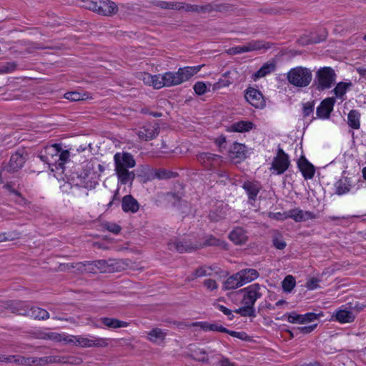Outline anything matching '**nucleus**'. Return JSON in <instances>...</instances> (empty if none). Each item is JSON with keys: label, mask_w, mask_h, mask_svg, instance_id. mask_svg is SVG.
I'll return each instance as SVG.
<instances>
[{"label": "nucleus", "mask_w": 366, "mask_h": 366, "mask_svg": "<svg viewBox=\"0 0 366 366\" xmlns=\"http://www.w3.org/2000/svg\"><path fill=\"white\" fill-rule=\"evenodd\" d=\"M69 157V152L62 150L60 145L57 144L45 147L39 154L40 159L49 165L51 172L63 170Z\"/></svg>", "instance_id": "f257e3e1"}, {"label": "nucleus", "mask_w": 366, "mask_h": 366, "mask_svg": "<svg viewBox=\"0 0 366 366\" xmlns=\"http://www.w3.org/2000/svg\"><path fill=\"white\" fill-rule=\"evenodd\" d=\"M114 161L119 181L123 184L132 183L135 174L133 171H129V169L136 165L134 157L128 152H117L114 156Z\"/></svg>", "instance_id": "f03ea898"}, {"label": "nucleus", "mask_w": 366, "mask_h": 366, "mask_svg": "<svg viewBox=\"0 0 366 366\" xmlns=\"http://www.w3.org/2000/svg\"><path fill=\"white\" fill-rule=\"evenodd\" d=\"M95 169L94 162H86L81 169L72 173V184L89 189L94 188L99 177V174Z\"/></svg>", "instance_id": "7ed1b4c3"}, {"label": "nucleus", "mask_w": 366, "mask_h": 366, "mask_svg": "<svg viewBox=\"0 0 366 366\" xmlns=\"http://www.w3.org/2000/svg\"><path fill=\"white\" fill-rule=\"evenodd\" d=\"M204 64L194 66H184L179 68L177 71H167L164 73V79L166 82V87H171L179 85L197 74Z\"/></svg>", "instance_id": "20e7f679"}, {"label": "nucleus", "mask_w": 366, "mask_h": 366, "mask_svg": "<svg viewBox=\"0 0 366 366\" xmlns=\"http://www.w3.org/2000/svg\"><path fill=\"white\" fill-rule=\"evenodd\" d=\"M80 6L99 14L110 16L118 11L117 5L111 0H79Z\"/></svg>", "instance_id": "39448f33"}, {"label": "nucleus", "mask_w": 366, "mask_h": 366, "mask_svg": "<svg viewBox=\"0 0 366 366\" xmlns=\"http://www.w3.org/2000/svg\"><path fill=\"white\" fill-rule=\"evenodd\" d=\"M312 77L311 71L301 66L291 69L287 74V79L290 83L299 87L308 86L312 81Z\"/></svg>", "instance_id": "423d86ee"}, {"label": "nucleus", "mask_w": 366, "mask_h": 366, "mask_svg": "<svg viewBox=\"0 0 366 366\" xmlns=\"http://www.w3.org/2000/svg\"><path fill=\"white\" fill-rule=\"evenodd\" d=\"M317 88L319 90L330 89L335 82L336 73L330 66H325L319 69L316 72Z\"/></svg>", "instance_id": "0eeeda50"}, {"label": "nucleus", "mask_w": 366, "mask_h": 366, "mask_svg": "<svg viewBox=\"0 0 366 366\" xmlns=\"http://www.w3.org/2000/svg\"><path fill=\"white\" fill-rule=\"evenodd\" d=\"M264 288L262 287L256 283L241 290L240 292L244 294L242 300V304L254 307L257 300L262 296V290Z\"/></svg>", "instance_id": "6e6552de"}, {"label": "nucleus", "mask_w": 366, "mask_h": 366, "mask_svg": "<svg viewBox=\"0 0 366 366\" xmlns=\"http://www.w3.org/2000/svg\"><path fill=\"white\" fill-rule=\"evenodd\" d=\"M159 132V127L157 123H146L136 129V134L142 141H149L156 138Z\"/></svg>", "instance_id": "1a4fd4ad"}, {"label": "nucleus", "mask_w": 366, "mask_h": 366, "mask_svg": "<svg viewBox=\"0 0 366 366\" xmlns=\"http://www.w3.org/2000/svg\"><path fill=\"white\" fill-rule=\"evenodd\" d=\"M270 47L268 42L262 41H252L247 43L244 45L237 46L229 49V53L232 54H242L245 52H249L252 51H257L260 49H267Z\"/></svg>", "instance_id": "9d476101"}, {"label": "nucleus", "mask_w": 366, "mask_h": 366, "mask_svg": "<svg viewBox=\"0 0 366 366\" xmlns=\"http://www.w3.org/2000/svg\"><path fill=\"white\" fill-rule=\"evenodd\" d=\"M108 345V340L99 337H91V338L77 335L76 346L81 347H105Z\"/></svg>", "instance_id": "9b49d317"}, {"label": "nucleus", "mask_w": 366, "mask_h": 366, "mask_svg": "<svg viewBox=\"0 0 366 366\" xmlns=\"http://www.w3.org/2000/svg\"><path fill=\"white\" fill-rule=\"evenodd\" d=\"M197 161L208 169H216L222 162V159L220 156L209 152L201 153L197 155Z\"/></svg>", "instance_id": "f8f14e48"}, {"label": "nucleus", "mask_w": 366, "mask_h": 366, "mask_svg": "<svg viewBox=\"0 0 366 366\" xmlns=\"http://www.w3.org/2000/svg\"><path fill=\"white\" fill-rule=\"evenodd\" d=\"M283 218H291L297 222H305L309 219H315L317 217L315 214L309 211H304L300 209L296 208L289 210L284 214Z\"/></svg>", "instance_id": "ddd939ff"}, {"label": "nucleus", "mask_w": 366, "mask_h": 366, "mask_svg": "<svg viewBox=\"0 0 366 366\" xmlns=\"http://www.w3.org/2000/svg\"><path fill=\"white\" fill-rule=\"evenodd\" d=\"M290 165L287 154L282 149H278L277 155L272 162V168L277 172L278 174L285 172Z\"/></svg>", "instance_id": "4468645a"}, {"label": "nucleus", "mask_w": 366, "mask_h": 366, "mask_svg": "<svg viewBox=\"0 0 366 366\" xmlns=\"http://www.w3.org/2000/svg\"><path fill=\"white\" fill-rule=\"evenodd\" d=\"M245 99L253 107L262 108L264 105L262 94L254 88H249L245 94Z\"/></svg>", "instance_id": "2eb2a0df"}, {"label": "nucleus", "mask_w": 366, "mask_h": 366, "mask_svg": "<svg viewBox=\"0 0 366 366\" xmlns=\"http://www.w3.org/2000/svg\"><path fill=\"white\" fill-rule=\"evenodd\" d=\"M335 103V99L329 97L324 99L320 105L317 108V115L320 118L327 119L330 113L333 110V107Z\"/></svg>", "instance_id": "dca6fc26"}, {"label": "nucleus", "mask_w": 366, "mask_h": 366, "mask_svg": "<svg viewBox=\"0 0 366 366\" xmlns=\"http://www.w3.org/2000/svg\"><path fill=\"white\" fill-rule=\"evenodd\" d=\"M176 6V10H183L187 12L205 13L211 10V6L209 4L199 6L196 4H190L184 2L177 1Z\"/></svg>", "instance_id": "f3484780"}, {"label": "nucleus", "mask_w": 366, "mask_h": 366, "mask_svg": "<svg viewBox=\"0 0 366 366\" xmlns=\"http://www.w3.org/2000/svg\"><path fill=\"white\" fill-rule=\"evenodd\" d=\"M167 331L160 328H154L147 332V338L152 343L161 345L164 342Z\"/></svg>", "instance_id": "a211bd4d"}, {"label": "nucleus", "mask_w": 366, "mask_h": 366, "mask_svg": "<svg viewBox=\"0 0 366 366\" xmlns=\"http://www.w3.org/2000/svg\"><path fill=\"white\" fill-rule=\"evenodd\" d=\"M229 239L235 244H244L248 239L247 232L242 227H235L229 234Z\"/></svg>", "instance_id": "6ab92c4d"}, {"label": "nucleus", "mask_w": 366, "mask_h": 366, "mask_svg": "<svg viewBox=\"0 0 366 366\" xmlns=\"http://www.w3.org/2000/svg\"><path fill=\"white\" fill-rule=\"evenodd\" d=\"M298 167L306 179H312L315 174V167L305 157L298 161Z\"/></svg>", "instance_id": "aec40b11"}, {"label": "nucleus", "mask_w": 366, "mask_h": 366, "mask_svg": "<svg viewBox=\"0 0 366 366\" xmlns=\"http://www.w3.org/2000/svg\"><path fill=\"white\" fill-rule=\"evenodd\" d=\"M122 207L125 212L135 213L139 210V204L132 195H126L122 199Z\"/></svg>", "instance_id": "412c9836"}, {"label": "nucleus", "mask_w": 366, "mask_h": 366, "mask_svg": "<svg viewBox=\"0 0 366 366\" xmlns=\"http://www.w3.org/2000/svg\"><path fill=\"white\" fill-rule=\"evenodd\" d=\"M227 212L228 205L222 202L209 212V217L212 221L218 222L225 218Z\"/></svg>", "instance_id": "4be33fe9"}, {"label": "nucleus", "mask_w": 366, "mask_h": 366, "mask_svg": "<svg viewBox=\"0 0 366 366\" xmlns=\"http://www.w3.org/2000/svg\"><path fill=\"white\" fill-rule=\"evenodd\" d=\"M219 270H220V269L217 266L211 267V266L204 265V266L197 268L194 271L193 276L194 278L202 277H205V276H211V277L216 276V275L219 274Z\"/></svg>", "instance_id": "5701e85b"}, {"label": "nucleus", "mask_w": 366, "mask_h": 366, "mask_svg": "<svg viewBox=\"0 0 366 366\" xmlns=\"http://www.w3.org/2000/svg\"><path fill=\"white\" fill-rule=\"evenodd\" d=\"M25 160L24 156L19 152L12 154L8 165V171L14 172L18 170L24 165Z\"/></svg>", "instance_id": "b1692460"}, {"label": "nucleus", "mask_w": 366, "mask_h": 366, "mask_svg": "<svg viewBox=\"0 0 366 366\" xmlns=\"http://www.w3.org/2000/svg\"><path fill=\"white\" fill-rule=\"evenodd\" d=\"M239 278L242 285L256 280L259 277L258 272L254 269H244L238 272Z\"/></svg>", "instance_id": "393cba45"}, {"label": "nucleus", "mask_w": 366, "mask_h": 366, "mask_svg": "<svg viewBox=\"0 0 366 366\" xmlns=\"http://www.w3.org/2000/svg\"><path fill=\"white\" fill-rule=\"evenodd\" d=\"M169 249L172 251H177L179 252H188L193 249V247L187 242H183L177 239H172L168 243Z\"/></svg>", "instance_id": "a878e982"}, {"label": "nucleus", "mask_w": 366, "mask_h": 366, "mask_svg": "<svg viewBox=\"0 0 366 366\" xmlns=\"http://www.w3.org/2000/svg\"><path fill=\"white\" fill-rule=\"evenodd\" d=\"M332 317H335V320L340 323H350L355 318L352 312L347 310H339Z\"/></svg>", "instance_id": "bb28decb"}, {"label": "nucleus", "mask_w": 366, "mask_h": 366, "mask_svg": "<svg viewBox=\"0 0 366 366\" xmlns=\"http://www.w3.org/2000/svg\"><path fill=\"white\" fill-rule=\"evenodd\" d=\"M260 184L257 182H245L243 188L250 199H255L260 190Z\"/></svg>", "instance_id": "cd10ccee"}, {"label": "nucleus", "mask_w": 366, "mask_h": 366, "mask_svg": "<svg viewBox=\"0 0 366 366\" xmlns=\"http://www.w3.org/2000/svg\"><path fill=\"white\" fill-rule=\"evenodd\" d=\"M10 310L13 313L19 315L28 316L29 308V305L22 302H12L9 305Z\"/></svg>", "instance_id": "c85d7f7f"}, {"label": "nucleus", "mask_w": 366, "mask_h": 366, "mask_svg": "<svg viewBox=\"0 0 366 366\" xmlns=\"http://www.w3.org/2000/svg\"><path fill=\"white\" fill-rule=\"evenodd\" d=\"M275 64L274 62L268 61L265 63L257 72L253 75L254 80L265 76L266 75L272 73L275 69Z\"/></svg>", "instance_id": "c756f323"}, {"label": "nucleus", "mask_w": 366, "mask_h": 366, "mask_svg": "<svg viewBox=\"0 0 366 366\" xmlns=\"http://www.w3.org/2000/svg\"><path fill=\"white\" fill-rule=\"evenodd\" d=\"M100 321L107 327L112 329H117L120 327H126L128 326V322L121 321L115 318L102 317Z\"/></svg>", "instance_id": "7c9ffc66"}, {"label": "nucleus", "mask_w": 366, "mask_h": 366, "mask_svg": "<svg viewBox=\"0 0 366 366\" xmlns=\"http://www.w3.org/2000/svg\"><path fill=\"white\" fill-rule=\"evenodd\" d=\"M245 145L239 143H234L229 150L230 157L232 159H242L245 157Z\"/></svg>", "instance_id": "2f4dec72"}, {"label": "nucleus", "mask_w": 366, "mask_h": 366, "mask_svg": "<svg viewBox=\"0 0 366 366\" xmlns=\"http://www.w3.org/2000/svg\"><path fill=\"white\" fill-rule=\"evenodd\" d=\"M28 317L37 320H47L49 317V312L38 307H31L29 308Z\"/></svg>", "instance_id": "473e14b6"}, {"label": "nucleus", "mask_w": 366, "mask_h": 366, "mask_svg": "<svg viewBox=\"0 0 366 366\" xmlns=\"http://www.w3.org/2000/svg\"><path fill=\"white\" fill-rule=\"evenodd\" d=\"M335 192L338 195H342L350 192L351 184L347 178L339 179L335 184Z\"/></svg>", "instance_id": "72a5a7b5"}, {"label": "nucleus", "mask_w": 366, "mask_h": 366, "mask_svg": "<svg viewBox=\"0 0 366 366\" xmlns=\"http://www.w3.org/2000/svg\"><path fill=\"white\" fill-rule=\"evenodd\" d=\"M253 123L249 121H240L230 126L229 131L235 132H248L252 129Z\"/></svg>", "instance_id": "f704fd0d"}, {"label": "nucleus", "mask_w": 366, "mask_h": 366, "mask_svg": "<svg viewBox=\"0 0 366 366\" xmlns=\"http://www.w3.org/2000/svg\"><path fill=\"white\" fill-rule=\"evenodd\" d=\"M241 286H242V284L240 281V278H239V274L237 272L226 280V281L224 282L223 287L224 290H233Z\"/></svg>", "instance_id": "c9c22d12"}, {"label": "nucleus", "mask_w": 366, "mask_h": 366, "mask_svg": "<svg viewBox=\"0 0 366 366\" xmlns=\"http://www.w3.org/2000/svg\"><path fill=\"white\" fill-rule=\"evenodd\" d=\"M151 4L157 7L163 9L176 10L177 1H165L162 0H153Z\"/></svg>", "instance_id": "e433bc0d"}, {"label": "nucleus", "mask_w": 366, "mask_h": 366, "mask_svg": "<svg viewBox=\"0 0 366 366\" xmlns=\"http://www.w3.org/2000/svg\"><path fill=\"white\" fill-rule=\"evenodd\" d=\"M348 124L353 129H358L360 127V114L358 112L352 110L348 114Z\"/></svg>", "instance_id": "4c0bfd02"}, {"label": "nucleus", "mask_w": 366, "mask_h": 366, "mask_svg": "<svg viewBox=\"0 0 366 366\" xmlns=\"http://www.w3.org/2000/svg\"><path fill=\"white\" fill-rule=\"evenodd\" d=\"M352 86V83L340 82L334 89V92L337 97L342 98L347 92L349 87Z\"/></svg>", "instance_id": "58836bf2"}, {"label": "nucleus", "mask_w": 366, "mask_h": 366, "mask_svg": "<svg viewBox=\"0 0 366 366\" xmlns=\"http://www.w3.org/2000/svg\"><path fill=\"white\" fill-rule=\"evenodd\" d=\"M295 280L292 275H287L282 281V286L283 290L287 292H290L295 287Z\"/></svg>", "instance_id": "ea45409f"}, {"label": "nucleus", "mask_w": 366, "mask_h": 366, "mask_svg": "<svg viewBox=\"0 0 366 366\" xmlns=\"http://www.w3.org/2000/svg\"><path fill=\"white\" fill-rule=\"evenodd\" d=\"M272 242L274 247L278 249H283L287 245L282 234L277 232H274L272 237Z\"/></svg>", "instance_id": "a19ab883"}, {"label": "nucleus", "mask_w": 366, "mask_h": 366, "mask_svg": "<svg viewBox=\"0 0 366 366\" xmlns=\"http://www.w3.org/2000/svg\"><path fill=\"white\" fill-rule=\"evenodd\" d=\"M234 83V79H220L217 82L212 84L209 83L208 85L212 87L213 91H217L220 89L222 87L229 86L230 84Z\"/></svg>", "instance_id": "79ce46f5"}, {"label": "nucleus", "mask_w": 366, "mask_h": 366, "mask_svg": "<svg viewBox=\"0 0 366 366\" xmlns=\"http://www.w3.org/2000/svg\"><path fill=\"white\" fill-rule=\"evenodd\" d=\"M244 306L235 310V312L244 317L254 316V309L253 306L243 305Z\"/></svg>", "instance_id": "37998d69"}, {"label": "nucleus", "mask_w": 366, "mask_h": 366, "mask_svg": "<svg viewBox=\"0 0 366 366\" xmlns=\"http://www.w3.org/2000/svg\"><path fill=\"white\" fill-rule=\"evenodd\" d=\"M153 81L154 83H152V86L154 89H161L164 86L166 87V82L164 79V74H158V75H153Z\"/></svg>", "instance_id": "c03bdc74"}, {"label": "nucleus", "mask_w": 366, "mask_h": 366, "mask_svg": "<svg viewBox=\"0 0 366 366\" xmlns=\"http://www.w3.org/2000/svg\"><path fill=\"white\" fill-rule=\"evenodd\" d=\"M19 233L15 231L3 232L0 234V242L12 241L17 239Z\"/></svg>", "instance_id": "a18cd8bd"}, {"label": "nucleus", "mask_w": 366, "mask_h": 366, "mask_svg": "<svg viewBox=\"0 0 366 366\" xmlns=\"http://www.w3.org/2000/svg\"><path fill=\"white\" fill-rule=\"evenodd\" d=\"M85 94L77 92H67L64 94V97L73 102H77L85 99Z\"/></svg>", "instance_id": "49530a36"}, {"label": "nucleus", "mask_w": 366, "mask_h": 366, "mask_svg": "<svg viewBox=\"0 0 366 366\" xmlns=\"http://www.w3.org/2000/svg\"><path fill=\"white\" fill-rule=\"evenodd\" d=\"M41 338L44 340H50L54 342H61L62 335L57 332H49L44 333Z\"/></svg>", "instance_id": "de8ad7c7"}, {"label": "nucleus", "mask_w": 366, "mask_h": 366, "mask_svg": "<svg viewBox=\"0 0 366 366\" xmlns=\"http://www.w3.org/2000/svg\"><path fill=\"white\" fill-rule=\"evenodd\" d=\"M287 316V320L290 323H298V324H304L303 317L301 315H298L295 312H290L289 314L285 315V316Z\"/></svg>", "instance_id": "09e8293b"}, {"label": "nucleus", "mask_w": 366, "mask_h": 366, "mask_svg": "<svg viewBox=\"0 0 366 366\" xmlns=\"http://www.w3.org/2000/svg\"><path fill=\"white\" fill-rule=\"evenodd\" d=\"M193 89L195 93L198 95H202L205 94L207 91H209V89H207V85L203 81H198L195 83V84L193 86Z\"/></svg>", "instance_id": "8fccbe9b"}, {"label": "nucleus", "mask_w": 366, "mask_h": 366, "mask_svg": "<svg viewBox=\"0 0 366 366\" xmlns=\"http://www.w3.org/2000/svg\"><path fill=\"white\" fill-rule=\"evenodd\" d=\"M16 65L14 62H7L5 64L0 66V74L10 73L14 71Z\"/></svg>", "instance_id": "3c124183"}, {"label": "nucleus", "mask_w": 366, "mask_h": 366, "mask_svg": "<svg viewBox=\"0 0 366 366\" xmlns=\"http://www.w3.org/2000/svg\"><path fill=\"white\" fill-rule=\"evenodd\" d=\"M155 177L158 179H169L174 177V173L165 169H159L155 172Z\"/></svg>", "instance_id": "603ef678"}, {"label": "nucleus", "mask_w": 366, "mask_h": 366, "mask_svg": "<svg viewBox=\"0 0 366 366\" xmlns=\"http://www.w3.org/2000/svg\"><path fill=\"white\" fill-rule=\"evenodd\" d=\"M104 227L114 234H118L121 230L120 226L114 223L107 222L104 224Z\"/></svg>", "instance_id": "864d4df0"}, {"label": "nucleus", "mask_w": 366, "mask_h": 366, "mask_svg": "<svg viewBox=\"0 0 366 366\" xmlns=\"http://www.w3.org/2000/svg\"><path fill=\"white\" fill-rule=\"evenodd\" d=\"M204 286L209 291H214L218 288V284L212 279H207L204 281Z\"/></svg>", "instance_id": "5fc2aeb1"}, {"label": "nucleus", "mask_w": 366, "mask_h": 366, "mask_svg": "<svg viewBox=\"0 0 366 366\" xmlns=\"http://www.w3.org/2000/svg\"><path fill=\"white\" fill-rule=\"evenodd\" d=\"M61 335H62V340L61 341H63L67 344H71L74 346H76L77 335H66L64 334H61Z\"/></svg>", "instance_id": "6e6d98bb"}, {"label": "nucleus", "mask_w": 366, "mask_h": 366, "mask_svg": "<svg viewBox=\"0 0 366 366\" xmlns=\"http://www.w3.org/2000/svg\"><path fill=\"white\" fill-rule=\"evenodd\" d=\"M317 327V324H314L310 326L299 327L296 328V332L302 334H309L312 332Z\"/></svg>", "instance_id": "4d7b16f0"}, {"label": "nucleus", "mask_w": 366, "mask_h": 366, "mask_svg": "<svg viewBox=\"0 0 366 366\" xmlns=\"http://www.w3.org/2000/svg\"><path fill=\"white\" fill-rule=\"evenodd\" d=\"M95 267H97L100 272H107L109 264L106 260L101 259L94 262Z\"/></svg>", "instance_id": "13d9d810"}, {"label": "nucleus", "mask_w": 366, "mask_h": 366, "mask_svg": "<svg viewBox=\"0 0 366 366\" xmlns=\"http://www.w3.org/2000/svg\"><path fill=\"white\" fill-rule=\"evenodd\" d=\"M193 327H199L204 331H209L210 323L208 322H192Z\"/></svg>", "instance_id": "bf43d9fd"}, {"label": "nucleus", "mask_w": 366, "mask_h": 366, "mask_svg": "<svg viewBox=\"0 0 366 366\" xmlns=\"http://www.w3.org/2000/svg\"><path fill=\"white\" fill-rule=\"evenodd\" d=\"M319 315H317L314 312H308L305 315H301L303 317L304 323L310 322L317 319Z\"/></svg>", "instance_id": "052dcab7"}, {"label": "nucleus", "mask_w": 366, "mask_h": 366, "mask_svg": "<svg viewBox=\"0 0 366 366\" xmlns=\"http://www.w3.org/2000/svg\"><path fill=\"white\" fill-rule=\"evenodd\" d=\"M314 110V104L311 102H307L303 105V114L305 117L310 115Z\"/></svg>", "instance_id": "680f3d73"}, {"label": "nucleus", "mask_w": 366, "mask_h": 366, "mask_svg": "<svg viewBox=\"0 0 366 366\" xmlns=\"http://www.w3.org/2000/svg\"><path fill=\"white\" fill-rule=\"evenodd\" d=\"M319 280L317 278H311L307 282V287L309 290H315L318 287Z\"/></svg>", "instance_id": "e2e57ef3"}, {"label": "nucleus", "mask_w": 366, "mask_h": 366, "mask_svg": "<svg viewBox=\"0 0 366 366\" xmlns=\"http://www.w3.org/2000/svg\"><path fill=\"white\" fill-rule=\"evenodd\" d=\"M209 331H217V332H228V330L218 324L210 323Z\"/></svg>", "instance_id": "0e129e2a"}, {"label": "nucleus", "mask_w": 366, "mask_h": 366, "mask_svg": "<svg viewBox=\"0 0 366 366\" xmlns=\"http://www.w3.org/2000/svg\"><path fill=\"white\" fill-rule=\"evenodd\" d=\"M141 76H142L141 78L145 84L152 86V83H154V81L152 80L153 75H152L149 73H144V74H142Z\"/></svg>", "instance_id": "69168bd1"}, {"label": "nucleus", "mask_w": 366, "mask_h": 366, "mask_svg": "<svg viewBox=\"0 0 366 366\" xmlns=\"http://www.w3.org/2000/svg\"><path fill=\"white\" fill-rule=\"evenodd\" d=\"M237 75V71H236V69H232L223 74V76H224L225 78H228L227 79H233L234 81L236 80Z\"/></svg>", "instance_id": "338daca9"}, {"label": "nucleus", "mask_w": 366, "mask_h": 366, "mask_svg": "<svg viewBox=\"0 0 366 366\" xmlns=\"http://www.w3.org/2000/svg\"><path fill=\"white\" fill-rule=\"evenodd\" d=\"M174 325L179 330H186L189 327H193L192 325V322L189 323V322H175Z\"/></svg>", "instance_id": "774afa93"}]
</instances>
